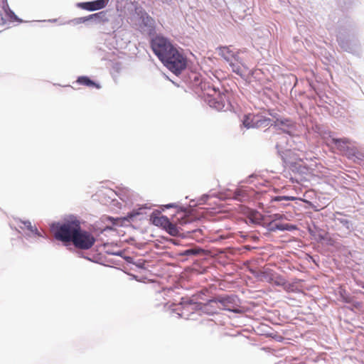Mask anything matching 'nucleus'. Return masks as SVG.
I'll use <instances>...</instances> for the list:
<instances>
[{
	"label": "nucleus",
	"mask_w": 364,
	"mask_h": 364,
	"mask_svg": "<svg viewBox=\"0 0 364 364\" xmlns=\"http://www.w3.org/2000/svg\"><path fill=\"white\" fill-rule=\"evenodd\" d=\"M76 83L79 85H83L86 86H90L91 85V80L87 77H79L78 79L76 80Z\"/></svg>",
	"instance_id": "obj_22"
},
{
	"label": "nucleus",
	"mask_w": 364,
	"mask_h": 364,
	"mask_svg": "<svg viewBox=\"0 0 364 364\" xmlns=\"http://www.w3.org/2000/svg\"><path fill=\"white\" fill-rule=\"evenodd\" d=\"M301 282V280L300 279H294L291 282L287 281L286 283H284L283 289L287 292H300L301 291V286L300 285Z\"/></svg>",
	"instance_id": "obj_11"
},
{
	"label": "nucleus",
	"mask_w": 364,
	"mask_h": 364,
	"mask_svg": "<svg viewBox=\"0 0 364 364\" xmlns=\"http://www.w3.org/2000/svg\"><path fill=\"white\" fill-rule=\"evenodd\" d=\"M109 228L108 226H106L103 230H105L106 229Z\"/></svg>",
	"instance_id": "obj_33"
},
{
	"label": "nucleus",
	"mask_w": 364,
	"mask_h": 364,
	"mask_svg": "<svg viewBox=\"0 0 364 364\" xmlns=\"http://www.w3.org/2000/svg\"><path fill=\"white\" fill-rule=\"evenodd\" d=\"M139 213L138 211H132L127 214L126 217L124 218H112V217H106L105 219L112 222L113 225L122 226L124 221H131L133 220L134 218L139 215Z\"/></svg>",
	"instance_id": "obj_9"
},
{
	"label": "nucleus",
	"mask_w": 364,
	"mask_h": 364,
	"mask_svg": "<svg viewBox=\"0 0 364 364\" xmlns=\"http://www.w3.org/2000/svg\"><path fill=\"white\" fill-rule=\"evenodd\" d=\"M50 230L58 240L72 242L75 247L81 250L91 247L90 235L81 229L80 223L75 218H70L63 223H53Z\"/></svg>",
	"instance_id": "obj_1"
},
{
	"label": "nucleus",
	"mask_w": 364,
	"mask_h": 364,
	"mask_svg": "<svg viewBox=\"0 0 364 364\" xmlns=\"http://www.w3.org/2000/svg\"><path fill=\"white\" fill-rule=\"evenodd\" d=\"M92 86H96V87H97V86L95 85V83L94 82H92Z\"/></svg>",
	"instance_id": "obj_32"
},
{
	"label": "nucleus",
	"mask_w": 364,
	"mask_h": 364,
	"mask_svg": "<svg viewBox=\"0 0 364 364\" xmlns=\"http://www.w3.org/2000/svg\"><path fill=\"white\" fill-rule=\"evenodd\" d=\"M109 0H96L92 1V11L99 10L105 8L108 4Z\"/></svg>",
	"instance_id": "obj_17"
},
{
	"label": "nucleus",
	"mask_w": 364,
	"mask_h": 364,
	"mask_svg": "<svg viewBox=\"0 0 364 364\" xmlns=\"http://www.w3.org/2000/svg\"><path fill=\"white\" fill-rule=\"evenodd\" d=\"M272 220L269 223V230L271 231L279 230H290L294 229V226L289 224L277 223V220H281L284 218V215L274 214L271 216Z\"/></svg>",
	"instance_id": "obj_6"
},
{
	"label": "nucleus",
	"mask_w": 364,
	"mask_h": 364,
	"mask_svg": "<svg viewBox=\"0 0 364 364\" xmlns=\"http://www.w3.org/2000/svg\"><path fill=\"white\" fill-rule=\"evenodd\" d=\"M353 306L356 308V309H360L361 307V304L360 302H355Z\"/></svg>",
	"instance_id": "obj_29"
},
{
	"label": "nucleus",
	"mask_w": 364,
	"mask_h": 364,
	"mask_svg": "<svg viewBox=\"0 0 364 364\" xmlns=\"http://www.w3.org/2000/svg\"><path fill=\"white\" fill-rule=\"evenodd\" d=\"M249 219L253 223H259L262 220V215L258 212H253L251 213L249 215Z\"/></svg>",
	"instance_id": "obj_20"
},
{
	"label": "nucleus",
	"mask_w": 364,
	"mask_h": 364,
	"mask_svg": "<svg viewBox=\"0 0 364 364\" xmlns=\"http://www.w3.org/2000/svg\"><path fill=\"white\" fill-rule=\"evenodd\" d=\"M90 16H87V17L77 18L73 19V22L75 24H79V23H84V22L90 20Z\"/></svg>",
	"instance_id": "obj_25"
},
{
	"label": "nucleus",
	"mask_w": 364,
	"mask_h": 364,
	"mask_svg": "<svg viewBox=\"0 0 364 364\" xmlns=\"http://www.w3.org/2000/svg\"><path fill=\"white\" fill-rule=\"evenodd\" d=\"M296 198L293 196H276L272 199V201H281V200H295Z\"/></svg>",
	"instance_id": "obj_23"
},
{
	"label": "nucleus",
	"mask_w": 364,
	"mask_h": 364,
	"mask_svg": "<svg viewBox=\"0 0 364 364\" xmlns=\"http://www.w3.org/2000/svg\"><path fill=\"white\" fill-rule=\"evenodd\" d=\"M287 280L285 279H284L283 277H277L275 278V280L274 282V284H276L277 286H281V287H284V283H286Z\"/></svg>",
	"instance_id": "obj_24"
},
{
	"label": "nucleus",
	"mask_w": 364,
	"mask_h": 364,
	"mask_svg": "<svg viewBox=\"0 0 364 364\" xmlns=\"http://www.w3.org/2000/svg\"><path fill=\"white\" fill-rule=\"evenodd\" d=\"M255 116L253 114H248L244 116V119L242 120L243 125L247 128H253L255 126Z\"/></svg>",
	"instance_id": "obj_14"
},
{
	"label": "nucleus",
	"mask_w": 364,
	"mask_h": 364,
	"mask_svg": "<svg viewBox=\"0 0 364 364\" xmlns=\"http://www.w3.org/2000/svg\"><path fill=\"white\" fill-rule=\"evenodd\" d=\"M230 65L232 67V71L236 73L237 74L241 75L240 70L238 66H236L234 63H230Z\"/></svg>",
	"instance_id": "obj_28"
},
{
	"label": "nucleus",
	"mask_w": 364,
	"mask_h": 364,
	"mask_svg": "<svg viewBox=\"0 0 364 364\" xmlns=\"http://www.w3.org/2000/svg\"><path fill=\"white\" fill-rule=\"evenodd\" d=\"M150 220L154 225L161 227L163 228L168 225L169 221L167 217L161 215L160 213H153L151 215Z\"/></svg>",
	"instance_id": "obj_10"
},
{
	"label": "nucleus",
	"mask_w": 364,
	"mask_h": 364,
	"mask_svg": "<svg viewBox=\"0 0 364 364\" xmlns=\"http://www.w3.org/2000/svg\"><path fill=\"white\" fill-rule=\"evenodd\" d=\"M333 143L336 146V148L343 154V152L347 149L349 145H350V141L348 139L343 138V139H332Z\"/></svg>",
	"instance_id": "obj_12"
},
{
	"label": "nucleus",
	"mask_w": 364,
	"mask_h": 364,
	"mask_svg": "<svg viewBox=\"0 0 364 364\" xmlns=\"http://www.w3.org/2000/svg\"><path fill=\"white\" fill-rule=\"evenodd\" d=\"M163 1H168V0H162Z\"/></svg>",
	"instance_id": "obj_35"
},
{
	"label": "nucleus",
	"mask_w": 364,
	"mask_h": 364,
	"mask_svg": "<svg viewBox=\"0 0 364 364\" xmlns=\"http://www.w3.org/2000/svg\"><path fill=\"white\" fill-rule=\"evenodd\" d=\"M161 62L176 75H180L187 65L186 58L176 48L168 53Z\"/></svg>",
	"instance_id": "obj_2"
},
{
	"label": "nucleus",
	"mask_w": 364,
	"mask_h": 364,
	"mask_svg": "<svg viewBox=\"0 0 364 364\" xmlns=\"http://www.w3.org/2000/svg\"><path fill=\"white\" fill-rule=\"evenodd\" d=\"M339 294L342 301L345 303L352 302V299L346 294V291L343 289L340 288Z\"/></svg>",
	"instance_id": "obj_21"
},
{
	"label": "nucleus",
	"mask_w": 364,
	"mask_h": 364,
	"mask_svg": "<svg viewBox=\"0 0 364 364\" xmlns=\"http://www.w3.org/2000/svg\"><path fill=\"white\" fill-rule=\"evenodd\" d=\"M194 251L193 250H188L186 251V255L193 254Z\"/></svg>",
	"instance_id": "obj_30"
},
{
	"label": "nucleus",
	"mask_w": 364,
	"mask_h": 364,
	"mask_svg": "<svg viewBox=\"0 0 364 364\" xmlns=\"http://www.w3.org/2000/svg\"><path fill=\"white\" fill-rule=\"evenodd\" d=\"M20 223L21 224L19 225L20 228L23 230L27 229L31 233L34 234L35 235H37L38 237H42V235L39 232L36 226H33L30 221L20 220Z\"/></svg>",
	"instance_id": "obj_13"
},
{
	"label": "nucleus",
	"mask_w": 364,
	"mask_h": 364,
	"mask_svg": "<svg viewBox=\"0 0 364 364\" xmlns=\"http://www.w3.org/2000/svg\"><path fill=\"white\" fill-rule=\"evenodd\" d=\"M343 154L346 155L348 158H351L353 156L358 158V156L360 155L357 148L354 146L350 145H349L348 147H347V149H346V151L343 152Z\"/></svg>",
	"instance_id": "obj_16"
},
{
	"label": "nucleus",
	"mask_w": 364,
	"mask_h": 364,
	"mask_svg": "<svg viewBox=\"0 0 364 364\" xmlns=\"http://www.w3.org/2000/svg\"><path fill=\"white\" fill-rule=\"evenodd\" d=\"M92 19H95V20L99 19V21H108L107 11H100L99 13L92 14Z\"/></svg>",
	"instance_id": "obj_18"
},
{
	"label": "nucleus",
	"mask_w": 364,
	"mask_h": 364,
	"mask_svg": "<svg viewBox=\"0 0 364 364\" xmlns=\"http://www.w3.org/2000/svg\"><path fill=\"white\" fill-rule=\"evenodd\" d=\"M151 47L161 61L175 48L167 38L160 36H157L151 40Z\"/></svg>",
	"instance_id": "obj_3"
},
{
	"label": "nucleus",
	"mask_w": 364,
	"mask_h": 364,
	"mask_svg": "<svg viewBox=\"0 0 364 364\" xmlns=\"http://www.w3.org/2000/svg\"><path fill=\"white\" fill-rule=\"evenodd\" d=\"M341 222L342 223H348V220H341Z\"/></svg>",
	"instance_id": "obj_31"
},
{
	"label": "nucleus",
	"mask_w": 364,
	"mask_h": 364,
	"mask_svg": "<svg viewBox=\"0 0 364 364\" xmlns=\"http://www.w3.org/2000/svg\"><path fill=\"white\" fill-rule=\"evenodd\" d=\"M220 55L227 61H230L235 57V53L227 46L220 48Z\"/></svg>",
	"instance_id": "obj_15"
},
{
	"label": "nucleus",
	"mask_w": 364,
	"mask_h": 364,
	"mask_svg": "<svg viewBox=\"0 0 364 364\" xmlns=\"http://www.w3.org/2000/svg\"><path fill=\"white\" fill-rule=\"evenodd\" d=\"M92 245H93V244H94V242H95V240H94V238H93V237H92Z\"/></svg>",
	"instance_id": "obj_34"
},
{
	"label": "nucleus",
	"mask_w": 364,
	"mask_h": 364,
	"mask_svg": "<svg viewBox=\"0 0 364 364\" xmlns=\"http://www.w3.org/2000/svg\"><path fill=\"white\" fill-rule=\"evenodd\" d=\"M164 229L171 235H176L178 233V230L176 225L168 221V225H166Z\"/></svg>",
	"instance_id": "obj_19"
},
{
	"label": "nucleus",
	"mask_w": 364,
	"mask_h": 364,
	"mask_svg": "<svg viewBox=\"0 0 364 364\" xmlns=\"http://www.w3.org/2000/svg\"><path fill=\"white\" fill-rule=\"evenodd\" d=\"M78 6L83 9L91 11V1L80 3L78 4Z\"/></svg>",
	"instance_id": "obj_26"
},
{
	"label": "nucleus",
	"mask_w": 364,
	"mask_h": 364,
	"mask_svg": "<svg viewBox=\"0 0 364 364\" xmlns=\"http://www.w3.org/2000/svg\"><path fill=\"white\" fill-rule=\"evenodd\" d=\"M208 95H210L214 97L215 100H217L215 102V107L218 109H221L225 107V102H228V93L223 92L221 93L219 90H217L215 87H213L208 92Z\"/></svg>",
	"instance_id": "obj_7"
},
{
	"label": "nucleus",
	"mask_w": 364,
	"mask_h": 364,
	"mask_svg": "<svg viewBox=\"0 0 364 364\" xmlns=\"http://www.w3.org/2000/svg\"><path fill=\"white\" fill-rule=\"evenodd\" d=\"M202 309L204 312H205L208 314L212 315L217 314L218 311L220 310L218 297L207 301L205 304H203Z\"/></svg>",
	"instance_id": "obj_8"
},
{
	"label": "nucleus",
	"mask_w": 364,
	"mask_h": 364,
	"mask_svg": "<svg viewBox=\"0 0 364 364\" xmlns=\"http://www.w3.org/2000/svg\"><path fill=\"white\" fill-rule=\"evenodd\" d=\"M15 21H18V18L10 9L7 0H0V28L9 22Z\"/></svg>",
	"instance_id": "obj_4"
},
{
	"label": "nucleus",
	"mask_w": 364,
	"mask_h": 364,
	"mask_svg": "<svg viewBox=\"0 0 364 364\" xmlns=\"http://www.w3.org/2000/svg\"><path fill=\"white\" fill-rule=\"evenodd\" d=\"M180 215H181V216L180 218H177V220L179 221L180 224L181 225H183V224H186V223L188 222V219L186 218V216L185 215V214L183 213H180Z\"/></svg>",
	"instance_id": "obj_27"
},
{
	"label": "nucleus",
	"mask_w": 364,
	"mask_h": 364,
	"mask_svg": "<svg viewBox=\"0 0 364 364\" xmlns=\"http://www.w3.org/2000/svg\"><path fill=\"white\" fill-rule=\"evenodd\" d=\"M218 301L220 303V310H226L238 313L239 305L237 304V298L235 296H219Z\"/></svg>",
	"instance_id": "obj_5"
}]
</instances>
